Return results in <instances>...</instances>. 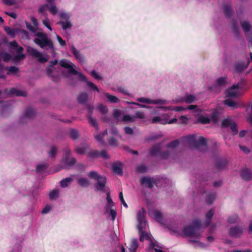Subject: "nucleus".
<instances>
[{
  "instance_id": "f257e3e1",
  "label": "nucleus",
  "mask_w": 252,
  "mask_h": 252,
  "mask_svg": "<svg viewBox=\"0 0 252 252\" xmlns=\"http://www.w3.org/2000/svg\"><path fill=\"white\" fill-rule=\"evenodd\" d=\"M35 36L37 37L34 38L33 41L41 48L44 49L48 47L51 49L52 51H55V48L53 43L52 40L48 38L46 33L38 32L35 34Z\"/></svg>"
},
{
  "instance_id": "f03ea898",
  "label": "nucleus",
  "mask_w": 252,
  "mask_h": 252,
  "mask_svg": "<svg viewBox=\"0 0 252 252\" xmlns=\"http://www.w3.org/2000/svg\"><path fill=\"white\" fill-rule=\"evenodd\" d=\"M89 177L97 181V186L95 190L104 192V187L106 184V178L104 176H101L95 171H91L88 174Z\"/></svg>"
},
{
  "instance_id": "7ed1b4c3",
  "label": "nucleus",
  "mask_w": 252,
  "mask_h": 252,
  "mask_svg": "<svg viewBox=\"0 0 252 252\" xmlns=\"http://www.w3.org/2000/svg\"><path fill=\"white\" fill-rule=\"evenodd\" d=\"M202 226L201 222L198 219H194L192 225H189L184 227L183 232L185 235L188 237H192L196 235L197 230H199Z\"/></svg>"
},
{
  "instance_id": "20e7f679",
  "label": "nucleus",
  "mask_w": 252,
  "mask_h": 252,
  "mask_svg": "<svg viewBox=\"0 0 252 252\" xmlns=\"http://www.w3.org/2000/svg\"><path fill=\"white\" fill-rule=\"evenodd\" d=\"M191 146L196 148H199L201 146H206L207 140L202 136H200L198 139H196L195 135H189L184 138Z\"/></svg>"
},
{
  "instance_id": "39448f33",
  "label": "nucleus",
  "mask_w": 252,
  "mask_h": 252,
  "mask_svg": "<svg viewBox=\"0 0 252 252\" xmlns=\"http://www.w3.org/2000/svg\"><path fill=\"white\" fill-rule=\"evenodd\" d=\"M9 46L11 48L15 49L17 54L14 56L12 61L14 63L19 62L25 58V55L23 54L24 48L19 46L16 41H13L9 43Z\"/></svg>"
},
{
  "instance_id": "423d86ee",
  "label": "nucleus",
  "mask_w": 252,
  "mask_h": 252,
  "mask_svg": "<svg viewBox=\"0 0 252 252\" xmlns=\"http://www.w3.org/2000/svg\"><path fill=\"white\" fill-rule=\"evenodd\" d=\"M27 51L30 55L37 58L39 62L41 63H45L48 61V58L43 57L42 53L39 52L33 48L28 47L27 48Z\"/></svg>"
},
{
  "instance_id": "0eeeda50",
  "label": "nucleus",
  "mask_w": 252,
  "mask_h": 252,
  "mask_svg": "<svg viewBox=\"0 0 252 252\" xmlns=\"http://www.w3.org/2000/svg\"><path fill=\"white\" fill-rule=\"evenodd\" d=\"M141 185L149 189H152L158 184V180L151 177H143L140 180Z\"/></svg>"
},
{
  "instance_id": "6e6552de",
  "label": "nucleus",
  "mask_w": 252,
  "mask_h": 252,
  "mask_svg": "<svg viewBox=\"0 0 252 252\" xmlns=\"http://www.w3.org/2000/svg\"><path fill=\"white\" fill-rule=\"evenodd\" d=\"M243 227L237 225L232 226L229 228L228 234L232 237L240 238L243 235Z\"/></svg>"
},
{
  "instance_id": "1a4fd4ad",
  "label": "nucleus",
  "mask_w": 252,
  "mask_h": 252,
  "mask_svg": "<svg viewBox=\"0 0 252 252\" xmlns=\"http://www.w3.org/2000/svg\"><path fill=\"white\" fill-rule=\"evenodd\" d=\"M59 64L62 67L68 69V72L69 74H71L77 73V71L74 68L75 65L71 62L63 59L60 61Z\"/></svg>"
},
{
  "instance_id": "9d476101",
  "label": "nucleus",
  "mask_w": 252,
  "mask_h": 252,
  "mask_svg": "<svg viewBox=\"0 0 252 252\" xmlns=\"http://www.w3.org/2000/svg\"><path fill=\"white\" fill-rule=\"evenodd\" d=\"M243 82V80H241V81L238 83L237 84L232 85L229 89L227 90L226 96L232 97L237 96L238 92L236 90L241 89L242 88L241 85Z\"/></svg>"
},
{
  "instance_id": "9b49d317",
  "label": "nucleus",
  "mask_w": 252,
  "mask_h": 252,
  "mask_svg": "<svg viewBox=\"0 0 252 252\" xmlns=\"http://www.w3.org/2000/svg\"><path fill=\"white\" fill-rule=\"evenodd\" d=\"M70 49L76 60L82 65L86 62L85 57L73 45H71Z\"/></svg>"
},
{
  "instance_id": "f8f14e48",
  "label": "nucleus",
  "mask_w": 252,
  "mask_h": 252,
  "mask_svg": "<svg viewBox=\"0 0 252 252\" xmlns=\"http://www.w3.org/2000/svg\"><path fill=\"white\" fill-rule=\"evenodd\" d=\"M77 73L76 74H72V75H78V78L80 80L85 82L87 85V86L91 89L97 92L98 93L99 92V90L98 88L97 87V86L94 84L93 82L89 81L87 80V79L86 77L81 72H79L77 71Z\"/></svg>"
},
{
  "instance_id": "ddd939ff",
  "label": "nucleus",
  "mask_w": 252,
  "mask_h": 252,
  "mask_svg": "<svg viewBox=\"0 0 252 252\" xmlns=\"http://www.w3.org/2000/svg\"><path fill=\"white\" fill-rule=\"evenodd\" d=\"M145 214L146 212L143 208H142L141 211H139L137 212V219L138 222L137 228L139 231H142L143 229L142 225L146 222L145 220Z\"/></svg>"
},
{
  "instance_id": "4468645a",
  "label": "nucleus",
  "mask_w": 252,
  "mask_h": 252,
  "mask_svg": "<svg viewBox=\"0 0 252 252\" xmlns=\"http://www.w3.org/2000/svg\"><path fill=\"white\" fill-rule=\"evenodd\" d=\"M70 153L71 151L70 149H66V150L65 151V154L64 157L62 159L63 162L65 165L67 166H72L74 165L76 162V160L75 158H72L70 159L69 158Z\"/></svg>"
},
{
  "instance_id": "2eb2a0df",
  "label": "nucleus",
  "mask_w": 252,
  "mask_h": 252,
  "mask_svg": "<svg viewBox=\"0 0 252 252\" xmlns=\"http://www.w3.org/2000/svg\"><path fill=\"white\" fill-rule=\"evenodd\" d=\"M138 102L141 103H145L147 104H165L167 103L166 100L158 99L156 100H152L145 97H140L137 99Z\"/></svg>"
},
{
  "instance_id": "dca6fc26",
  "label": "nucleus",
  "mask_w": 252,
  "mask_h": 252,
  "mask_svg": "<svg viewBox=\"0 0 252 252\" xmlns=\"http://www.w3.org/2000/svg\"><path fill=\"white\" fill-rule=\"evenodd\" d=\"M241 177L246 182L251 181L252 179V170L247 167L242 168L241 170Z\"/></svg>"
},
{
  "instance_id": "f3484780",
  "label": "nucleus",
  "mask_w": 252,
  "mask_h": 252,
  "mask_svg": "<svg viewBox=\"0 0 252 252\" xmlns=\"http://www.w3.org/2000/svg\"><path fill=\"white\" fill-rule=\"evenodd\" d=\"M140 232V238L139 241L140 242H143L145 239L149 240L151 241V246L153 247H158V246L156 245L151 239V235L150 234L147 233L145 231H139Z\"/></svg>"
},
{
  "instance_id": "a211bd4d",
  "label": "nucleus",
  "mask_w": 252,
  "mask_h": 252,
  "mask_svg": "<svg viewBox=\"0 0 252 252\" xmlns=\"http://www.w3.org/2000/svg\"><path fill=\"white\" fill-rule=\"evenodd\" d=\"M250 62L248 61L247 63L246 64L243 61H239L235 64V71L236 72L241 73L247 67L249 64Z\"/></svg>"
},
{
  "instance_id": "6ab92c4d",
  "label": "nucleus",
  "mask_w": 252,
  "mask_h": 252,
  "mask_svg": "<svg viewBox=\"0 0 252 252\" xmlns=\"http://www.w3.org/2000/svg\"><path fill=\"white\" fill-rule=\"evenodd\" d=\"M112 170L115 174L121 176L123 175V171L122 163L119 161H117L112 163Z\"/></svg>"
},
{
  "instance_id": "aec40b11",
  "label": "nucleus",
  "mask_w": 252,
  "mask_h": 252,
  "mask_svg": "<svg viewBox=\"0 0 252 252\" xmlns=\"http://www.w3.org/2000/svg\"><path fill=\"white\" fill-rule=\"evenodd\" d=\"M214 210L213 209H211L209 210L208 212L206 214V220L205 221L204 225L206 227L209 226L211 222L212 219L214 214Z\"/></svg>"
},
{
  "instance_id": "412c9836",
  "label": "nucleus",
  "mask_w": 252,
  "mask_h": 252,
  "mask_svg": "<svg viewBox=\"0 0 252 252\" xmlns=\"http://www.w3.org/2000/svg\"><path fill=\"white\" fill-rule=\"evenodd\" d=\"M35 110L31 107H28L26 110L23 117L28 119H32L35 116Z\"/></svg>"
},
{
  "instance_id": "4be33fe9",
  "label": "nucleus",
  "mask_w": 252,
  "mask_h": 252,
  "mask_svg": "<svg viewBox=\"0 0 252 252\" xmlns=\"http://www.w3.org/2000/svg\"><path fill=\"white\" fill-rule=\"evenodd\" d=\"M160 144L159 143L156 145L154 146L150 150V154L151 156H156L158 154L160 156L161 152Z\"/></svg>"
},
{
  "instance_id": "5701e85b",
  "label": "nucleus",
  "mask_w": 252,
  "mask_h": 252,
  "mask_svg": "<svg viewBox=\"0 0 252 252\" xmlns=\"http://www.w3.org/2000/svg\"><path fill=\"white\" fill-rule=\"evenodd\" d=\"M10 95H15L16 96H26V93L23 91H22L19 90H17L16 88H13L10 89L9 92L8 93Z\"/></svg>"
},
{
  "instance_id": "b1692460",
  "label": "nucleus",
  "mask_w": 252,
  "mask_h": 252,
  "mask_svg": "<svg viewBox=\"0 0 252 252\" xmlns=\"http://www.w3.org/2000/svg\"><path fill=\"white\" fill-rule=\"evenodd\" d=\"M138 247V240L136 238L131 239L129 244L128 250L129 252L136 251Z\"/></svg>"
},
{
  "instance_id": "393cba45",
  "label": "nucleus",
  "mask_w": 252,
  "mask_h": 252,
  "mask_svg": "<svg viewBox=\"0 0 252 252\" xmlns=\"http://www.w3.org/2000/svg\"><path fill=\"white\" fill-rule=\"evenodd\" d=\"M224 104L233 109H236L238 107V103L230 98L224 100Z\"/></svg>"
},
{
  "instance_id": "a878e982",
  "label": "nucleus",
  "mask_w": 252,
  "mask_h": 252,
  "mask_svg": "<svg viewBox=\"0 0 252 252\" xmlns=\"http://www.w3.org/2000/svg\"><path fill=\"white\" fill-rule=\"evenodd\" d=\"M227 164V161L225 159H219L216 161V167L220 170L224 168Z\"/></svg>"
},
{
  "instance_id": "bb28decb",
  "label": "nucleus",
  "mask_w": 252,
  "mask_h": 252,
  "mask_svg": "<svg viewBox=\"0 0 252 252\" xmlns=\"http://www.w3.org/2000/svg\"><path fill=\"white\" fill-rule=\"evenodd\" d=\"M151 123L153 124L158 123L161 124L165 125L167 124V120L162 119L160 116H156L152 118Z\"/></svg>"
},
{
  "instance_id": "cd10ccee",
  "label": "nucleus",
  "mask_w": 252,
  "mask_h": 252,
  "mask_svg": "<svg viewBox=\"0 0 252 252\" xmlns=\"http://www.w3.org/2000/svg\"><path fill=\"white\" fill-rule=\"evenodd\" d=\"M88 95L87 93H84L80 94L78 97L77 100L79 103L84 104L88 100Z\"/></svg>"
},
{
  "instance_id": "c85d7f7f",
  "label": "nucleus",
  "mask_w": 252,
  "mask_h": 252,
  "mask_svg": "<svg viewBox=\"0 0 252 252\" xmlns=\"http://www.w3.org/2000/svg\"><path fill=\"white\" fill-rule=\"evenodd\" d=\"M88 157L91 158H96L100 157V151L95 150H91L88 153Z\"/></svg>"
},
{
  "instance_id": "c756f323",
  "label": "nucleus",
  "mask_w": 252,
  "mask_h": 252,
  "mask_svg": "<svg viewBox=\"0 0 252 252\" xmlns=\"http://www.w3.org/2000/svg\"><path fill=\"white\" fill-rule=\"evenodd\" d=\"M4 30L6 33L10 35L12 38H14L15 36L17 30L15 29H12L9 27H5Z\"/></svg>"
},
{
  "instance_id": "7c9ffc66",
  "label": "nucleus",
  "mask_w": 252,
  "mask_h": 252,
  "mask_svg": "<svg viewBox=\"0 0 252 252\" xmlns=\"http://www.w3.org/2000/svg\"><path fill=\"white\" fill-rule=\"evenodd\" d=\"M72 181L73 179L71 177L66 178L60 182V185L63 188L66 187L71 184Z\"/></svg>"
},
{
  "instance_id": "2f4dec72",
  "label": "nucleus",
  "mask_w": 252,
  "mask_h": 252,
  "mask_svg": "<svg viewBox=\"0 0 252 252\" xmlns=\"http://www.w3.org/2000/svg\"><path fill=\"white\" fill-rule=\"evenodd\" d=\"M87 118L89 121V123L90 125H91L93 127H94L96 130H98L99 127L97 123L96 119L95 118H92V116H87Z\"/></svg>"
},
{
  "instance_id": "473e14b6",
  "label": "nucleus",
  "mask_w": 252,
  "mask_h": 252,
  "mask_svg": "<svg viewBox=\"0 0 252 252\" xmlns=\"http://www.w3.org/2000/svg\"><path fill=\"white\" fill-rule=\"evenodd\" d=\"M57 147L55 146H52L50 150L48 152L49 157L55 158L57 156Z\"/></svg>"
},
{
  "instance_id": "72a5a7b5",
  "label": "nucleus",
  "mask_w": 252,
  "mask_h": 252,
  "mask_svg": "<svg viewBox=\"0 0 252 252\" xmlns=\"http://www.w3.org/2000/svg\"><path fill=\"white\" fill-rule=\"evenodd\" d=\"M58 25H62V29L64 30H66L68 28L72 27V25L69 21H66L65 22L60 21L57 23Z\"/></svg>"
},
{
  "instance_id": "f704fd0d",
  "label": "nucleus",
  "mask_w": 252,
  "mask_h": 252,
  "mask_svg": "<svg viewBox=\"0 0 252 252\" xmlns=\"http://www.w3.org/2000/svg\"><path fill=\"white\" fill-rule=\"evenodd\" d=\"M47 8L49 9L50 12L53 15H55L57 14L58 9L55 5V3L46 4Z\"/></svg>"
},
{
  "instance_id": "c9c22d12",
  "label": "nucleus",
  "mask_w": 252,
  "mask_h": 252,
  "mask_svg": "<svg viewBox=\"0 0 252 252\" xmlns=\"http://www.w3.org/2000/svg\"><path fill=\"white\" fill-rule=\"evenodd\" d=\"M87 149V146H84L82 147L78 146L75 148L74 151L77 154L82 155L85 154Z\"/></svg>"
},
{
  "instance_id": "e433bc0d",
  "label": "nucleus",
  "mask_w": 252,
  "mask_h": 252,
  "mask_svg": "<svg viewBox=\"0 0 252 252\" xmlns=\"http://www.w3.org/2000/svg\"><path fill=\"white\" fill-rule=\"evenodd\" d=\"M216 194L215 192L208 194L206 198L207 203L209 205L212 204L216 199Z\"/></svg>"
},
{
  "instance_id": "4c0bfd02",
  "label": "nucleus",
  "mask_w": 252,
  "mask_h": 252,
  "mask_svg": "<svg viewBox=\"0 0 252 252\" xmlns=\"http://www.w3.org/2000/svg\"><path fill=\"white\" fill-rule=\"evenodd\" d=\"M77 183L79 186L82 187H87L89 185V181L85 178H79L77 181Z\"/></svg>"
},
{
  "instance_id": "58836bf2",
  "label": "nucleus",
  "mask_w": 252,
  "mask_h": 252,
  "mask_svg": "<svg viewBox=\"0 0 252 252\" xmlns=\"http://www.w3.org/2000/svg\"><path fill=\"white\" fill-rule=\"evenodd\" d=\"M179 141L178 139H177L167 144L166 146V147L168 149H172L173 150H174V149H175L179 145Z\"/></svg>"
},
{
  "instance_id": "ea45409f",
  "label": "nucleus",
  "mask_w": 252,
  "mask_h": 252,
  "mask_svg": "<svg viewBox=\"0 0 252 252\" xmlns=\"http://www.w3.org/2000/svg\"><path fill=\"white\" fill-rule=\"evenodd\" d=\"M5 70L7 71V74L9 75L17 73L19 70V68L15 66H10L9 67L6 66Z\"/></svg>"
},
{
  "instance_id": "a19ab883",
  "label": "nucleus",
  "mask_w": 252,
  "mask_h": 252,
  "mask_svg": "<svg viewBox=\"0 0 252 252\" xmlns=\"http://www.w3.org/2000/svg\"><path fill=\"white\" fill-rule=\"evenodd\" d=\"M233 121H232L230 118H227L223 120H222L221 122V127H228L231 126V125L233 123Z\"/></svg>"
},
{
  "instance_id": "79ce46f5",
  "label": "nucleus",
  "mask_w": 252,
  "mask_h": 252,
  "mask_svg": "<svg viewBox=\"0 0 252 252\" xmlns=\"http://www.w3.org/2000/svg\"><path fill=\"white\" fill-rule=\"evenodd\" d=\"M78 131L76 129H71L70 130V137L73 140H76L79 137Z\"/></svg>"
},
{
  "instance_id": "37998d69",
  "label": "nucleus",
  "mask_w": 252,
  "mask_h": 252,
  "mask_svg": "<svg viewBox=\"0 0 252 252\" xmlns=\"http://www.w3.org/2000/svg\"><path fill=\"white\" fill-rule=\"evenodd\" d=\"M0 58H2L3 61L5 62H8L12 59L11 55L6 52H0Z\"/></svg>"
},
{
  "instance_id": "c03bdc74",
  "label": "nucleus",
  "mask_w": 252,
  "mask_h": 252,
  "mask_svg": "<svg viewBox=\"0 0 252 252\" xmlns=\"http://www.w3.org/2000/svg\"><path fill=\"white\" fill-rule=\"evenodd\" d=\"M104 94L109 101L111 103H117L119 101L118 98L115 96L111 95L107 93H105Z\"/></svg>"
},
{
  "instance_id": "a18cd8bd",
  "label": "nucleus",
  "mask_w": 252,
  "mask_h": 252,
  "mask_svg": "<svg viewBox=\"0 0 252 252\" xmlns=\"http://www.w3.org/2000/svg\"><path fill=\"white\" fill-rule=\"evenodd\" d=\"M109 144L113 147H116L119 145L118 141L113 137H110L108 139Z\"/></svg>"
},
{
  "instance_id": "49530a36",
  "label": "nucleus",
  "mask_w": 252,
  "mask_h": 252,
  "mask_svg": "<svg viewBox=\"0 0 252 252\" xmlns=\"http://www.w3.org/2000/svg\"><path fill=\"white\" fill-rule=\"evenodd\" d=\"M195 100V96L192 94L187 95L183 98V101H184L186 103H191L194 102Z\"/></svg>"
},
{
  "instance_id": "de8ad7c7",
  "label": "nucleus",
  "mask_w": 252,
  "mask_h": 252,
  "mask_svg": "<svg viewBox=\"0 0 252 252\" xmlns=\"http://www.w3.org/2000/svg\"><path fill=\"white\" fill-rule=\"evenodd\" d=\"M154 218L156 221L161 222L162 219V214L160 212L156 211L154 212Z\"/></svg>"
},
{
  "instance_id": "09e8293b",
  "label": "nucleus",
  "mask_w": 252,
  "mask_h": 252,
  "mask_svg": "<svg viewBox=\"0 0 252 252\" xmlns=\"http://www.w3.org/2000/svg\"><path fill=\"white\" fill-rule=\"evenodd\" d=\"M224 13L226 17H230L233 13L231 7L229 5H226L224 7Z\"/></svg>"
},
{
  "instance_id": "8fccbe9b",
  "label": "nucleus",
  "mask_w": 252,
  "mask_h": 252,
  "mask_svg": "<svg viewBox=\"0 0 252 252\" xmlns=\"http://www.w3.org/2000/svg\"><path fill=\"white\" fill-rule=\"evenodd\" d=\"M241 26L244 31L246 32H249L251 30V26L250 24L247 21H243L241 22Z\"/></svg>"
},
{
  "instance_id": "3c124183",
  "label": "nucleus",
  "mask_w": 252,
  "mask_h": 252,
  "mask_svg": "<svg viewBox=\"0 0 252 252\" xmlns=\"http://www.w3.org/2000/svg\"><path fill=\"white\" fill-rule=\"evenodd\" d=\"M147 167L144 164H140L137 166L136 171L137 173H144L147 171Z\"/></svg>"
},
{
  "instance_id": "603ef678",
  "label": "nucleus",
  "mask_w": 252,
  "mask_h": 252,
  "mask_svg": "<svg viewBox=\"0 0 252 252\" xmlns=\"http://www.w3.org/2000/svg\"><path fill=\"white\" fill-rule=\"evenodd\" d=\"M172 150H171V151L167 150L165 151L161 152L160 153L159 156L161 158L166 159L170 157V156L171 155V152H172Z\"/></svg>"
},
{
  "instance_id": "864d4df0",
  "label": "nucleus",
  "mask_w": 252,
  "mask_h": 252,
  "mask_svg": "<svg viewBox=\"0 0 252 252\" xmlns=\"http://www.w3.org/2000/svg\"><path fill=\"white\" fill-rule=\"evenodd\" d=\"M48 167L45 164H38L36 167V171L37 173L42 172L45 171Z\"/></svg>"
},
{
  "instance_id": "5fc2aeb1",
  "label": "nucleus",
  "mask_w": 252,
  "mask_h": 252,
  "mask_svg": "<svg viewBox=\"0 0 252 252\" xmlns=\"http://www.w3.org/2000/svg\"><path fill=\"white\" fill-rule=\"evenodd\" d=\"M238 220V216L237 215L235 214L232 216H230L228 218L227 221L230 223H236Z\"/></svg>"
},
{
  "instance_id": "6e6d98bb",
  "label": "nucleus",
  "mask_w": 252,
  "mask_h": 252,
  "mask_svg": "<svg viewBox=\"0 0 252 252\" xmlns=\"http://www.w3.org/2000/svg\"><path fill=\"white\" fill-rule=\"evenodd\" d=\"M227 79V78L226 77H221L218 78L216 80L218 85L222 86L224 85L226 83Z\"/></svg>"
},
{
  "instance_id": "4d7b16f0",
  "label": "nucleus",
  "mask_w": 252,
  "mask_h": 252,
  "mask_svg": "<svg viewBox=\"0 0 252 252\" xmlns=\"http://www.w3.org/2000/svg\"><path fill=\"white\" fill-rule=\"evenodd\" d=\"M230 127L231 131L233 132V135H235L237 134L238 132L237 126V124L234 122H233V123L231 125Z\"/></svg>"
},
{
  "instance_id": "13d9d810",
  "label": "nucleus",
  "mask_w": 252,
  "mask_h": 252,
  "mask_svg": "<svg viewBox=\"0 0 252 252\" xmlns=\"http://www.w3.org/2000/svg\"><path fill=\"white\" fill-rule=\"evenodd\" d=\"M133 118H138L140 119H144L145 118V115L143 112L141 111H136L135 112V114L133 116Z\"/></svg>"
},
{
  "instance_id": "bf43d9fd",
  "label": "nucleus",
  "mask_w": 252,
  "mask_h": 252,
  "mask_svg": "<svg viewBox=\"0 0 252 252\" xmlns=\"http://www.w3.org/2000/svg\"><path fill=\"white\" fill-rule=\"evenodd\" d=\"M211 118L212 121L216 123L219 120V113L217 111H215L211 113Z\"/></svg>"
},
{
  "instance_id": "052dcab7",
  "label": "nucleus",
  "mask_w": 252,
  "mask_h": 252,
  "mask_svg": "<svg viewBox=\"0 0 252 252\" xmlns=\"http://www.w3.org/2000/svg\"><path fill=\"white\" fill-rule=\"evenodd\" d=\"M58 191L54 189L50 192L49 193V198L50 199L53 200L55 198L58 197Z\"/></svg>"
},
{
  "instance_id": "680f3d73",
  "label": "nucleus",
  "mask_w": 252,
  "mask_h": 252,
  "mask_svg": "<svg viewBox=\"0 0 252 252\" xmlns=\"http://www.w3.org/2000/svg\"><path fill=\"white\" fill-rule=\"evenodd\" d=\"M98 109L99 111L103 114H105L108 112V108L107 107L103 104L99 105Z\"/></svg>"
},
{
  "instance_id": "e2e57ef3",
  "label": "nucleus",
  "mask_w": 252,
  "mask_h": 252,
  "mask_svg": "<svg viewBox=\"0 0 252 252\" xmlns=\"http://www.w3.org/2000/svg\"><path fill=\"white\" fill-rule=\"evenodd\" d=\"M199 122L203 124H207L210 123V120L208 117L202 116L200 117Z\"/></svg>"
},
{
  "instance_id": "0e129e2a",
  "label": "nucleus",
  "mask_w": 252,
  "mask_h": 252,
  "mask_svg": "<svg viewBox=\"0 0 252 252\" xmlns=\"http://www.w3.org/2000/svg\"><path fill=\"white\" fill-rule=\"evenodd\" d=\"M2 2L3 4L6 5H13L16 3L15 0H2Z\"/></svg>"
},
{
  "instance_id": "69168bd1",
  "label": "nucleus",
  "mask_w": 252,
  "mask_h": 252,
  "mask_svg": "<svg viewBox=\"0 0 252 252\" xmlns=\"http://www.w3.org/2000/svg\"><path fill=\"white\" fill-rule=\"evenodd\" d=\"M59 15L61 19H64L66 21H68L70 17L69 15L65 12H61L59 13Z\"/></svg>"
},
{
  "instance_id": "338daca9",
  "label": "nucleus",
  "mask_w": 252,
  "mask_h": 252,
  "mask_svg": "<svg viewBox=\"0 0 252 252\" xmlns=\"http://www.w3.org/2000/svg\"><path fill=\"white\" fill-rule=\"evenodd\" d=\"M95 138L96 140L98 141L100 144L102 145L105 144V142L103 140V137L102 136V135L100 133L95 135Z\"/></svg>"
},
{
  "instance_id": "774afa93",
  "label": "nucleus",
  "mask_w": 252,
  "mask_h": 252,
  "mask_svg": "<svg viewBox=\"0 0 252 252\" xmlns=\"http://www.w3.org/2000/svg\"><path fill=\"white\" fill-rule=\"evenodd\" d=\"M100 157H101L104 159H107L109 158L106 150H103L100 152Z\"/></svg>"
}]
</instances>
